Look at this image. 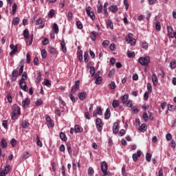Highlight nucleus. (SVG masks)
<instances>
[{"instance_id":"obj_15","label":"nucleus","mask_w":176,"mask_h":176,"mask_svg":"<svg viewBox=\"0 0 176 176\" xmlns=\"http://www.w3.org/2000/svg\"><path fill=\"white\" fill-rule=\"evenodd\" d=\"M109 118H111V109L109 108H107L104 113V119H106V120H108Z\"/></svg>"},{"instance_id":"obj_17","label":"nucleus","mask_w":176,"mask_h":176,"mask_svg":"<svg viewBox=\"0 0 176 176\" xmlns=\"http://www.w3.org/2000/svg\"><path fill=\"white\" fill-rule=\"evenodd\" d=\"M122 104H125L129 100V94H124V96H122Z\"/></svg>"},{"instance_id":"obj_25","label":"nucleus","mask_w":176,"mask_h":176,"mask_svg":"<svg viewBox=\"0 0 176 176\" xmlns=\"http://www.w3.org/2000/svg\"><path fill=\"white\" fill-rule=\"evenodd\" d=\"M139 131H140L141 133L146 131V124H142L139 128Z\"/></svg>"},{"instance_id":"obj_7","label":"nucleus","mask_w":176,"mask_h":176,"mask_svg":"<svg viewBox=\"0 0 176 176\" xmlns=\"http://www.w3.org/2000/svg\"><path fill=\"white\" fill-rule=\"evenodd\" d=\"M19 86L24 91H27L28 90V87L27 86V84H25V81L23 80H20Z\"/></svg>"},{"instance_id":"obj_23","label":"nucleus","mask_w":176,"mask_h":176,"mask_svg":"<svg viewBox=\"0 0 176 176\" xmlns=\"http://www.w3.org/2000/svg\"><path fill=\"white\" fill-rule=\"evenodd\" d=\"M67 149L69 155H70V156H72V147H71L70 143L67 144Z\"/></svg>"},{"instance_id":"obj_56","label":"nucleus","mask_w":176,"mask_h":176,"mask_svg":"<svg viewBox=\"0 0 176 176\" xmlns=\"http://www.w3.org/2000/svg\"><path fill=\"white\" fill-rule=\"evenodd\" d=\"M147 90H148V93H152V84H151V83H148L147 84Z\"/></svg>"},{"instance_id":"obj_14","label":"nucleus","mask_w":176,"mask_h":176,"mask_svg":"<svg viewBox=\"0 0 176 176\" xmlns=\"http://www.w3.org/2000/svg\"><path fill=\"white\" fill-rule=\"evenodd\" d=\"M36 25H39V28H43L45 27V24H43V22L42 21V19L38 18L36 21Z\"/></svg>"},{"instance_id":"obj_36","label":"nucleus","mask_w":176,"mask_h":176,"mask_svg":"<svg viewBox=\"0 0 176 176\" xmlns=\"http://www.w3.org/2000/svg\"><path fill=\"white\" fill-rule=\"evenodd\" d=\"M155 30H156V31H160V30H162V25H160V22H159V21L156 22Z\"/></svg>"},{"instance_id":"obj_37","label":"nucleus","mask_w":176,"mask_h":176,"mask_svg":"<svg viewBox=\"0 0 176 176\" xmlns=\"http://www.w3.org/2000/svg\"><path fill=\"white\" fill-rule=\"evenodd\" d=\"M43 85H45V86H47L48 87H50V86H52V82H50V80H49L48 79H45L43 82Z\"/></svg>"},{"instance_id":"obj_45","label":"nucleus","mask_w":176,"mask_h":176,"mask_svg":"<svg viewBox=\"0 0 176 176\" xmlns=\"http://www.w3.org/2000/svg\"><path fill=\"white\" fill-rule=\"evenodd\" d=\"M168 109L170 112H174L175 111V107L173 104H168Z\"/></svg>"},{"instance_id":"obj_41","label":"nucleus","mask_w":176,"mask_h":176,"mask_svg":"<svg viewBox=\"0 0 176 176\" xmlns=\"http://www.w3.org/2000/svg\"><path fill=\"white\" fill-rule=\"evenodd\" d=\"M96 113L98 115H102V109L100 107H96Z\"/></svg>"},{"instance_id":"obj_18","label":"nucleus","mask_w":176,"mask_h":176,"mask_svg":"<svg viewBox=\"0 0 176 176\" xmlns=\"http://www.w3.org/2000/svg\"><path fill=\"white\" fill-rule=\"evenodd\" d=\"M106 25L107 28H110V30H113V23L111 20H108L106 23Z\"/></svg>"},{"instance_id":"obj_62","label":"nucleus","mask_w":176,"mask_h":176,"mask_svg":"<svg viewBox=\"0 0 176 176\" xmlns=\"http://www.w3.org/2000/svg\"><path fill=\"white\" fill-rule=\"evenodd\" d=\"M48 124V127H54V122H53V120H50L48 121V122H47Z\"/></svg>"},{"instance_id":"obj_9","label":"nucleus","mask_w":176,"mask_h":176,"mask_svg":"<svg viewBox=\"0 0 176 176\" xmlns=\"http://www.w3.org/2000/svg\"><path fill=\"white\" fill-rule=\"evenodd\" d=\"M87 97V93H86V91L80 92L78 94L79 100H86Z\"/></svg>"},{"instance_id":"obj_16","label":"nucleus","mask_w":176,"mask_h":176,"mask_svg":"<svg viewBox=\"0 0 176 176\" xmlns=\"http://www.w3.org/2000/svg\"><path fill=\"white\" fill-rule=\"evenodd\" d=\"M74 131H75L76 133H82L83 132V129L79 125H76L74 126Z\"/></svg>"},{"instance_id":"obj_61","label":"nucleus","mask_w":176,"mask_h":176,"mask_svg":"<svg viewBox=\"0 0 176 176\" xmlns=\"http://www.w3.org/2000/svg\"><path fill=\"white\" fill-rule=\"evenodd\" d=\"M135 42H136L135 38H130L129 39V43L132 46H134V45H135Z\"/></svg>"},{"instance_id":"obj_22","label":"nucleus","mask_w":176,"mask_h":176,"mask_svg":"<svg viewBox=\"0 0 176 176\" xmlns=\"http://www.w3.org/2000/svg\"><path fill=\"white\" fill-rule=\"evenodd\" d=\"M60 46H61L62 52H63V53H67V47H65V41L61 42Z\"/></svg>"},{"instance_id":"obj_48","label":"nucleus","mask_w":176,"mask_h":176,"mask_svg":"<svg viewBox=\"0 0 176 176\" xmlns=\"http://www.w3.org/2000/svg\"><path fill=\"white\" fill-rule=\"evenodd\" d=\"M41 79H42V74H41V73H38V76L36 78V82L41 83Z\"/></svg>"},{"instance_id":"obj_28","label":"nucleus","mask_w":176,"mask_h":176,"mask_svg":"<svg viewBox=\"0 0 176 176\" xmlns=\"http://www.w3.org/2000/svg\"><path fill=\"white\" fill-rule=\"evenodd\" d=\"M124 104L126 105V107H127L128 108H131V109L133 107V100H128Z\"/></svg>"},{"instance_id":"obj_50","label":"nucleus","mask_w":176,"mask_h":176,"mask_svg":"<svg viewBox=\"0 0 176 176\" xmlns=\"http://www.w3.org/2000/svg\"><path fill=\"white\" fill-rule=\"evenodd\" d=\"M170 67L171 69H175L176 67V63L175 61L173 60L170 63Z\"/></svg>"},{"instance_id":"obj_32","label":"nucleus","mask_w":176,"mask_h":176,"mask_svg":"<svg viewBox=\"0 0 176 176\" xmlns=\"http://www.w3.org/2000/svg\"><path fill=\"white\" fill-rule=\"evenodd\" d=\"M54 13H55V11L54 9L50 10L48 13L49 19H53V17H54Z\"/></svg>"},{"instance_id":"obj_11","label":"nucleus","mask_w":176,"mask_h":176,"mask_svg":"<svg viewBox=\"0 0 176 176\" xmlns=\"http://www.w3.org/2000/svg\"><path fill=\"white\" fill-rule=\"evenodd\" d=\"M152 82H153V86H157V84L159 83V81L157 80V76H156L155 74H153Z\"/></svg>"},{"instance_id":"obj_19","label":"nucleus","mask_w":176,"mask_h":176,"mask_svg":"<svg viewBox=\"0 0 176 176\" xmlns=\"http://www.w3.org/2000/svg\"><path fill=\"white\" fill-rule=\"evenodd\" d=\"M59 137L62 141L66 142L68 138H67V135L65 133L60 132L59 134Z\"/></svg>"},{"instance_id":"obj_46","label":"nucleus","mask_w":176,"mask_h":176,"mask_svg":"<svg viewBox=\"0 0 176 176\" xmlns=\"http://www.w3.org/2000/svg\"><path fill=\"white\" fill-rule=\"evenodd\" d=\"M28 126H30V123H29L28 121H23V122L21 123V126H22L23 129H25V127H28Z\"/></svg>"},{"instance_id":"obj_20","label":"nucleus","mask_w":176,"mask_h":176,"mask_svg":"<svg viewBox=\"0 0 176 176\" xmlns=\"http://www.w3.org/2000/svg\"><path fill=\"white\" fill-rule=\"evenodd\" d=\"M23 36L25 39H30V31L28 29L23 30Z\"/></svg>"},{"instance_id":"obj_33","label":"nucleus","mask_w":176,"mask_h":176,"mask_svg":"<svg viewBox=\"0 0 176 176\" xmlns=\"http://www.w3.org/2000/svg\"><path fill=\"white\" fill-rule=\"evenodd\" d=\"M119 105H120V103H119L118 100H113L112 102V107L113 108H118V107H119Z\"/></svg>"},{"instance_id":"obj_27","label":"nucleus","mask_w":176,"mask_h":176,"mask_svg":"<svg viewBox=\"0 0 176 176\" xmlns=\"http://www.w3.org/2000/svg\"><path fill=\"white\" fill-rule=\"evenodd\" d=\"M12 14L14 16V14H16V10H17V4H16V3L12 5Z\"/></svg>"},{"instance_id":"obj_57","label":"nucleus","mask_w":176,"mask_h":176,"mask_svg":"<svg viewBox=\"0 0 176 176\" xmlns=\"http://www.w3.org/2000/svg\"><path fill=\"white\" fill-rule=\"evenodd\" d=\"M90 74L91 76H94V74H96V69H94V67H91Z\"/></svg>"},{"instance_id":"obj_35","label":"nucleus","mask_w":176,"mask_h":176,"mask_svg":"<svg viewBox=\"0 0 176 176\" xmlns=\"http://www.w3.org/2000/svg\"><path fill=\"white\" fill-rule=\"evenodd\" d=\"M101 82H102V77L98 76L96 78L95 81L96 85H101Z\"/></svg>"},{"instance_id":"obj_13","label":"nucleus","mask_w":176,"mask_h":176,"mask_svg":"<svg viewBox=\"0 0 176 176\" xmlns=\"http://www.w3.org/2000/svg\"><path fill=\"white\" fill-rule=\"evenodd\" d=\"M19 76V72L16 69L13 70L12 74V80L14 82L16 79H17V77Z\"/></svg>"},{"instance_id":"obj_5","label":"nucleus","mask_w":176,"mask_h":176,"mask_svg":"<svg viewBox=\"0 0 176 176\" xmlns=\"http://www.w3.org/2000/svg\"><path fill=\"white\" fill-rule=\"evenodd\" d=\"M86 13L89 17L91 19V20H96V16L94 15V12L91 11V7H87L85 9Z\"/></svg>"},{"instance_id":"obj_63","label":"nucleus","mask_w":176,"mask_h":176,"mask_svg":"<svg viewBox=\"0 0 176 176\" xmlns=\"http://www.w3.org/2000/svg\"><path fill=\"white\" fill-rule=\"evenodd\" d=\"M26 79H27V73H26V72H24V73L22 74V77H21V80L25 81Z\"/></svg>"},{"instance_id":"obj_29","label":"nucleus","mask_w":176,"mask_h":176,"mask_svg":"<svg viewBox=\"0 0 176 176\" xmlns=\"http://www.w3.org/2000/svg\"><path fill=\"white\" fill-rule=\"evenodd\" d=\"M127 56L129 58H134V57H135V53H134V52L128 51Z\"/></svg>"},{"instance_id":"obj_10","label":"nucleus","mask_w":176,"mask_h":176,"mask_svg":"<svg viewBox=\"0 0 176 176\" xmlns=\"http://www.w3.org/2000/svg\"><path fill=\"white\" fill-rule=\"evenodd\" d=\"M100 167H101V170L102 171H107L108 170V164H107V162L103 161L101 164H100Z\"/></svg>"},{"instance_id":"obj_40","label":"nucleus","mask_w":176,"mask_h":176,"mask_svg":"<svg viewBox=\"0 0 176 176\" xmlns=\"http://www.w3.org/2000/svg\"><path fill=\"white\" fill-rule=\"evenodd\" d=\"M94 174V169L91 167L88 168V175L91 176Z\"/></svg>"},{"instance_id":"obj_34","label":"nucleus","mask_w":176,"mask_h":176,"mask_svg":"<svg viewBox=\"0 0 176 176\" xmlns=\"http://www.w3.org/2000/svg\"><path fill=\"white\" fill-rule=\"evenodd\" d=\"M19 23H20V18L16 17L12 20V24L14 25H18Z\"/></svg>"},{"instance_id":"obj_43","label":"nucleus","mask_w":176,"mask_h":176,"mask_svg":"<svg viewBox=\"0 0 176 176\" xmlns=\"http://www.w3.org/2000/svg\"><path fill=\"white\" fill-rule=\"evenodd\" d=\"M144 122H148V120H149V117L148 116V113L146 112H144L143 113V116H142Z\"/></svg>"},{"instance_id":"obj_39","label":"nucleus","mask_w":176,"mask_h":176,"mask_svg":"<svg viewBox=\"0 0 176 176\" xmlns=\"http://www.w3.org/2000/svg\"><path fill=\"white\" fill-rule=\"evenodd\" d=\"M76 26L78 30H82V28H83V24H82V22H80V21H78L76 22Z\"/></svg>"},{"instance_id":"obj_59","label":"nucleus","mask_w":176,"mask_h":176,"mask_svg":"<svg viewBox=\"0 0 176 176\" xmlns=\"http://www.w3.org/2000/svg\"><path fill=\"white\" fill-rule=\"evenodd\" d=\"M102 12V5H100L97 6V13H101Z\"/></svg>"},{"instance_id":"obj_2","label":"nucleus","mask_w":176,"mask_h":176,"mask_svg":"<svg viewBox=\"0 0 176 176\" xmlns=\"http://www.w3.org/2000/svg\"><path fill=\"white\" fill-rule=\"evenodd\" d=\"M20 113H21L20 107L17 105L14 106V110L12 113V120H16L20 116Z\"/></svg>"},{"instance_id":"obj_49","label":"nucleus","mask_w":176,"mask_h":176,"mask_svg":"<svg viewBox=\"0 0 176 176\" xmlns=\"http://www.w3.org/2000/svg\"><path fill=\"white\" fill-rule=\"evenodd\" d=\"M149 94H151V93L146 91L144 94V101H148V98H149Z\"/></svg>"},{"instance_id":"obj_60","label":"nucleus","mask_w":176,"mask_h":176,"mask_svg":"<svg viewBox=\"0 0 176 176\" xmlns=\"http://www.w3.org/2000/svg\"><path fill=\"white\" fill-rule=\"evenodd\" d=\"M109 49L110 50H111V52H113V50H115V49H116V45H115V43H111L110 45V47H109Z\"/></svg>"},{"instance_id":"obj_30","label":"nucleus","mask_w":176,"mask_h":176,"mask_svg":"<svg viewBox=\"0 0 176 176\" xmlns=\"http://www.w3.org/2000/svg\"><path fill=\"white\" fill-rule=\"evenodd\" d=\"M78 60L80 63L83 61V51L80 50L78 54Z\"/></svg>"},{"instance_id":"obj_55","label":"nucleus","mask_w":176,"mask_h":176,"mask_svg":"<svg viewBox=\"0 0 176 176\" xmlns=\"http://www.w3.org/2000/svg\"><path fill=\"white\" fill-rule=\"evenodd\" d=\"M122 176H127V175L126 174V166L123 165L122 168Z\"/></svg>"},{"instance_id":"obj_21","label":"nucleus","mask_w":176,"mask_h":176,"mask_svg":"<svg viewBox=\"0 0 176 176\" xmlns=\"http://www.w3.org/2000/svg\"><path fill=\"white\" fill-rule=\"evenodd\" d=\"M30 99L26 98L25 100H23L22 105L24 108H25V107H28V105H30Z\"/></svg>"},{"instance_id":"obj_1","label":"nucleus","mask_w":176,"mask_h":176,"mask_svg":"<svg viewBox=\"0 0 176 176\" xmlns=\"http://www.w3.org/2000/svg\"><path fill=\"white\" fill-rule=\"evenodd\" d=\"M138 63L143 67H146L149 65V63H151V57H149L148 56L144 57H140L138 58Z\"/></svg>"},{"instance_id":"obj_24","label":"nucleus","mask_w":176,"mask_h":176,"mask_svg":"<svg viewBox=\"0 0 176 176\" xmlns=\"http://www.w3.org/2000/svg\"><path fill=\"white\" fill-rule=\"evenodd\" d=\"M109 10L113 13H116V12H118V6H111L109 7Z\"/></svg>"},{"instance_id":"obj_6","label":"nucleus","mask_w":176,"mask_h":176,"mask_svg":"<svg viewBox=\"0 0 176 176\" xmlns=\"http://www.w3.org/2000/svg\"><path fill=\"white\" fill-rule=\"evenodd\" d=\"M96 129L98 131H102V120L100 118L96 119Z\"/></svg>"},{"instance_id":"obj_58","label":"nucleus","mask_w":176,"mask_h":176,"mask_svg":"<svg viewBox=\"0 0 176 176\" xmlns=\"http://www.w3.org/2000/svg\"><path fill=\"white\" fill-rule=\"evenodd\" d=\"M110 87H111V90L115 89L116 87V83H115V82H113V81H111L110 83Z\"/></svg>"},{"instance_id":"obj_44","label":"nucleus","mask_w":176,"mask_h":176,"mask_svg":"<svg viewBox=\"0 0 176 176\" xmlns=\"http://www.w3.org/2000/svg\"><path fill=\"white\" fill-rule=\"evenodd\" d=\"M36 141H37V145L42 148L43 146V144L41 142V140L39 139V136H36Z\"/></svg>"},{"instance_id":"obj_26","label":"nucleus","mask_w":176,"mask_h":176,"mask_svg":"<svg viewBox=\"0 0 176 176\" xmlns=\"http://www.w3.org/2000/svg\"><path fill=\"white\" fill-rule=\"evenodd\" d=\"M0 146H1V148H7L8 146V142H6V140H5V139H2L0 143Z\"/></svg>"},{"instance_id":"obj_52","label":"nucleus","mask_w":176,"mask_h":176,"mask_svg":"<svg viewBox=\"0 0 176 176\" xmlns=\"http://www.w3.org/2000/svg\"><path fill=\"white\" fill-rule=\"evenodd\" d=\"M151 159H152V154L146 153V160H147V162H151Z\"/></svg>"},{"instance_id":"obj_64","label":"nucleus","mask_w":176,"mask_h":176,"mask_svg":"<svg viewBox=\"0 0 176 176\" xmlns=\"http://www.w3.org/2000/svg\"><path fill=\"white\" fill-rule=\"evenodd\" d=\"M28 157H30V153L25 152V153L23 155V159H28Z\"/></svg>"},{"instance_id":"obj_54","label":"nucleus","mask_w":176,"mask_h":176,"mask_svg":"<svg viewBox=\"0 0 176 176\" xmlns=\"http://www.w3.org/2000/svg\"><path fill=\"white\" fill-rule=\"evenodd\" d=\"M131 109H132L133 113H135V114H137L140 112V110L138 109V108L133 107V106L132 107H131Z\"/></svg>"},{"instance_id":"obj_47","label":"nucleus","mask_w":176,"mask_h":176,"mask_svg":"<svg viewBox=\"0 0 176 176\" xmlns=\"http://www.w3.org/2000/svg\"><path fill=\"white\" fill-rule=\"evenodd\" d=\"M41 56L43 58H46V57H47V52H46V50H41Z\"/></svg>"},{"instance_id":"obj_3","label":"nucleus","mask_w":176,"mask_h":176,"mask_svg":"<svg viewBox=\"0 0 176 176\" xmlns=\"http://www.w3.org/2000/svg\"><path fill=\"white\" fill-rule=\"evenodd\" d=\"M166 29L168 32V36L169 38H175L176 39V32H174V29L170 26H167Z\"/></svg>"},{"instance_id":"obj_38","label":"nucleus","mask_w":176,"mask_h":176,"mask_svg":"<svg viewBox=\"0 0 176 176\" xmlns=\"http://www.w3.org/2000/svg\"><path fill=\"white\" fill-rule=\"evenodd\" d=\"M96 35H97V32H91L90 36L92 41H96Z\"/></svg>"},{"instance_id":"obj_8","label":"nucleus","mask_w":176,"mask_h":176,"mask_svg":"<svg viewBox=\"0 0 176 176\" xmlns=\"http://www.w3.org/2000/svg\"><path fill=\"white\" fill-rule=\"evenodd\" d=\"M142 152L140 150L138 151L136 153L133 154L132 159L133 162H137L138 160V157H141Z\"/></svg>"},{"instance_id":"obj_31","label":"nucleus","mask_w":176,"mask_h":176,"mask_svg":"<svg viewBox=\"0 0 176 176\" xmlns=\"http://www.w3.org/2000/svg\"><path fill=\"white\" fill-rule=\"evenodd\" d=\"M49 52L51 53V54H57V50L54 47H49Z\"/></svg>"},{"instance_id":"obj_42","label":"nucleus","mask_w":176,"mask_h":176,"mask_svg":"<svg viewBox=\"0 0 176 176\" xmlns=\"http://www.w3.org/2000/svg\"><path fill=\"white\" fill-rule=\"evenodd\" d=\"M53 30H54L55 34H58V25H57V23H54Z\"/></svg>"},{"instance_id":"obj_53","label":"nucleus","mask_w":176,"mask_h":176,"mask_svg":"<svg viewBox=\"0 0 176 176\" xmlns=\"http://www.w3.org/2000/svg\"><path fill=\"white\" fill-rule=\"evenodd\" d=\"M166 139L167 141H171L173 140V135H171V133L166 134Z\"/></svg>"},{"instance_id":"obj_12","label":"nucleus","mask_w":176,"mask_h":176,"mask_svg":"<svg viewBox=\"0 0 176 176\" xmlns=\"http://www.w3.org/2000/svg\"><path fill=\"white\" fill-rule=\"evenodd\" d=\"M119 131V123L115 122L113 126V133L116 134Z\"/></svg>"},{"instance_id":"obj_4","label":"nucleus","mask_w":176,"mask_h":176,"mask_svg":"<svg viewBox=\"0 0 176 176\" xmlns=\"http://www.w3.org/2000/svg\"><path fill=\"white\" fill-rule=\"evenodd\" d=\"M10 48L11 49V52H10V56L11 57H13V56H14V54H16V53H17L18 52V47H17V45H14V44H10Z\"/></svg>"},{"instance_id":"obj_51","label":"nucleus","mask_w":176,"mask_h":176,"mask_svg":"<svg viewBox=\"0 0 176 176\" xmlns=\"http://www.w3.org/2000/svg\"><path fill=\"white\" fill-rule=\"evenodd\" d=\"M103 47H108V45H109V41L104 40L102 43Z\"/></svg>"}]
</instances>
